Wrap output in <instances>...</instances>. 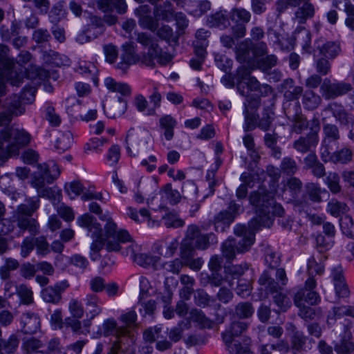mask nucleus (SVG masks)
I'll return each instance as SVG.
<instances>
[{
	"label": "nucleus",
	"mask_w": 354,
	"mask_h": 354,
	"mask_svg": "<svg viewBox=\"0 0 354 354\" xmlns=\"http://www.w3.org/2000/svg\"><path fill=\"white\" fill-rule=\"evenodd\" d=\"M158 196H160L162 202L158 205V208H151V212L147 209L142 208L139 212L136 209L132 207L127 208L128 216L134 221L137 223H142L147 221L148 225L151 227L159 226L160 223V219L158 216H153V212L161 211L165 209L164 202L168 201L171 204H176L180 199V194L176 189H173L171 186L167 185L164 189L161 190L158 194H156L154 196L149 197L147 199V203L149 207L154 205V201L158 199Z\"/></svg>",
	"instance_id": "obj_1"
},
{
	"label": "nucleus",
	"mask_w": 354,
	"mask_h": 354,
	"mask_svg": "<svg viewBox=\"0 0 354 354\" xmlns=\"http://www.w3.org/2000/svg\"><path fill=\"white\" fill-rule=\"evenodd\" d=\"M60 173L59 167L53 160L38 165V171L34 176L31 184L37 190L39 196L53 201H60L62 194L59 189L46 187V184H50L57 179Z\"/></svg>",
	"instance_id": "obj_2"
},
{
	"label": "nucleus",
	"mask_w": 354,
	"mask_h": 354,
	"mask_svg": "<svg viewBox=\"0 0 354 354\" xmlns=\"http://www.w3.org/2000/svg\"><path fill=\"white\" fill-rule=\"evenodd\" d=\"M277 196L275 192L251 194L250 201L257 207V218L262 227H270L272 224V216H281L284 213L283 207L274 203V197Z\"/></svg>",
	"instance_id": "obj_3"
},
{
	"label": "nucleus",
	"mask_w": 354,
	"mask_h": 354,
	"mask_svg": "<svg viewBox=\"0 0 354 354\" xmlns=\"http://www.w3.org/2000/svg\"><path fill=\"white\" fill-rule=\"evenodd\" d=\"M30 136L24 129L13 127L0 132V150L8 156L17 153L19 149L30 142Z\"/></svg>",
	"instance_id": "obj_4"
},
{
	"label": "nucleus",
	"mask_w": 354,
	"mask_h": 354,
	"mask_svg": "<svg viewBox=\"0 0 354 354\" xmlns=\"http://www.w3.org/2000/svg\"><path fill=\"white\" fill-rule=\"evenodd\" d=\"M215 241L214 235L209 236L201 234L199 228L196 225H190L188 227L186 237L182 242L180 252L183 258L189 259L194 254L195 248L204 250L206 249L209 243Z\"/></svg>",
	"instance_id": "obj_5"
},
{
	"label": "nucleus",
	"mask_w": 354,
	"mask_h": 354,
	"mask_svg": "<svg viewBox=\"0 0 354 354\" xmlns=\"http://www.w3.org/2000/svg\"><path fill=\"white\" fill-rule=\"evenodd\" d=\"M248 328L243 322H233L231 326L223 333V339L227 346V351L233 354H250L249 350L250 339L246 338L241 345L233 337L240 335Z\"/></svg>",
	"instance_id": "obj_6"
},
{
	"label": "nucleus",
	"mask_w": 354,
	"mask_h": 354,
	"mask_svg": "<svg viewBox=\"0 0 354 354\" xmlns=\"http://www.w3.org/2000/svg\"><path fill=\"white\" fill-rule=\"evenodd\" d=\"M137 41L143 46L147 48L149 57L152 59H156L159 64L165 65L171 60V56L162 52L157 43V40L152 38L147 33H138Z\"/></svg>",
	"instance_id": "obj_7"
},
{
	"label": "nucleus",
	"mask_w": 354,
	"mask_h": 354,
	"mask_svg": "<svg viewBox=\"0 0 354 354\" xmlns=\"http://www.w3.org/2000/svg\"><path fill=\"white\" fill-rule=\"evenodd\" d=\"M305 292L302 289L295 294L294 298L295 304L300 309L299 314L302 317L311 319L314 315L313 310L310 308H306L305 304L317 305L320 302L321 298L315 291L309 290L306 294H305Z\"/></svg>",
	"instance_id": "obj_8"
},
{
	"label": "nucleus",
	"mask_w": 354,
	"mask_h": 354,
	"mask_svg": "<svg viewBox=\"0 0 354 354\" xmlns=\"http://www.w3.org/2000/svg\"><path fill=\"white\" fill-rule=\"evenodd\" d=\"M149 133L144 129L129 131L126 142L127 153L132 156H137L142 149L146 148Z\"/></svg>",
	"instance_id": "obj_9"
},
{
	"label": "nucleus",
	"mask_w": 354,
	"mask_h": 354,
	"mask_svg": "<svg viewBox=\"0 0 354 354\" xmlns=\"http://www.w3.org/2000/svg\"><path fill=\"white\" fill-rule=\"evenodd\" d=\"M259 283L261 285H267V289L272 293L274 294L273 296L274 302L281 311H286L291 306V301L290 298L286 295L278 291L277 283L271 281L268 274L266 272L263 273L259 278Z\"/></svg>",
	"instance_id": "obj_10"
},
{
	"label": "nucleus",
	"mask_w": 354,
	"mask_h": 354,
	"mask_svg": "<svg viewBox=\"0 0 354 354\" xmlns=\"http://www.w3.org/2000/svg\"><path fill=\"white\" fill-rule=\"evenodd\" d=\"M243 243L239 241V245L233 239H227L222 245L223 255L227 259H233L236 254L247 251L253 244V238L250 237L247 240L243 239Z\"/></svg>",
	"instance_id": "obj_11"
},
{
	"label": "nucleus",
	"mask_w": 354,
	"mask_h": 354,
	"mask_svg": "<svg viewBox=\"0 0 354 354\" xmlns=\"http://www.w3.org/2000/svg\"><path fill=\"white\" fill-rule=\"evenodd\" d=\"M320 89L322 95L326 99H330L348 93L351 90V85L344 82L332 83L330 80L325 79Z\"/></svg>",
	"instance_id": "obj_12"
},
{
	"label": "nucleus",
	"mask_w": 354,
	"mask_h": 354,
	"mask_svg": "<svg viewBox=\"0 0 354 354\" xmlns=\"http://www.w3.org/2000/svg\"><path fill=\"white\" fill-rule=\"evenodd\" d=\"M239 78L238 90L242 95H248V91H258L260 88L259 82L254 77L249 75L246 68H239L237 72Z\"/></svg>",
	"instance_id": "obj_13"
},
{
	"label": "nucleus",
	"mask_w": 354,
	"mask_h": 354,
	"mask_svg": "<svg viewBox=\"0 0 354 354\" xmlns=\"http://www.w3.org/2000/svg\"><path fill=\"white\" fill-rule=\"evenodd\" d=\"M77 223L80 227L87 228L91 233V236L96 239V241L100 243L104 241V236H108L109 232L103 234L100 225L95 222V218L88 214L79 216Z\"/></svg>",
	"instance_id": "obj_14"
},
{
	"label": "nucleus",
	"mask_w": 354,
	"mask_h": 354,
	"mask_svg": "<svg viewBox=\"0 0 354 354\" xmlns=\"http://www.w3.org/2000/svg\"><path fill=\"white\" fill-rule=\"evenodd\" d=\"M240 206L234 203H231L229 211L221 212L214 219V226L216 231L223 232L233 221L235 215L239 212Z\"/></svg>",
	"instance_id": "obj_15"
},
{
	"label": "nucleus",
	"mask_w": 354,
	"mask_h": 354,
	"mask_svg": "<svg viewBox=\"0 0 354 354\" xmlns=\"http://www.w3.org/2000/svg\"><path fill=\"white\" fill-rule=\"evenodd\" d=\"M251 17L250 12L243 8H236L232 11L231 19L237 24L236 28H233V33L236 37H242L245 34L244 24L248 23Z\"/></svg>",
	"instance_id": "obj_16"
},
{
	"label": "nucleus",
	"mask_w": 354,
	"mask_h": 354,
	"mask_svg": "<svg viewBox=\"0 0 354 354\" xmlns=\"http://www.w3.org/2000/svg\"><path fill=\"white\" fill-rule=\"evenodd\" d=\"M339 44L334 41H317L315 49V57L334 59L339 53Z\"/></svg>",
	"instance_id": "obj_17"
},
{
	"label": "nucleus",
	"mask_w": 354,
	"mask_h": 354,
	"mask_svg": "<svg viewBox=\"0 0 354 354\" xmlns=\"http://www.w3.org/2000/svg\"><path fill=\"white\" fill-rule=\"evenodd\" d=\"M301 182L299 179L295 177H291L283 180L281 186L275 190V194L279 197L288 198L287 194L289 196L294 197L295 195L300 191L301 188Z\"/></svg>",
	"instance_id": "obj_18"
},
{
	"label": "nucleus",
	"mask_w": 354,
	"mask_h": 354,
	"mask_svg": "<svg viewBox=\"0 0 354 354\" xmlns=\"http://www.w3.org/2000/svg\"><path fill=\"white\" fill-rule=\"evenodd\" d=\"M68 287L67 281H62L55 285L48 286L41 291V297L44 301L48 303L58 304L61 300L62 292Z\"/></svg>",
	"instance_id": "obj_19"
},
{
	"label": "nucleus",
	"mask_w": 354,
	"mask_h": 354,
	"mask_svg": "<svg viewBox=\"0 0 354 354\" xmlns=\"http://www.w3.org/2000/svg\"><path fill=\"white\" fill-rule=\"evenodd\" d=\"M136 15L138 17V24L144 29H148L154 32L157 29V23L150 15L151 9L147 5L139 6L135 10Z\"/></svg>",
	"instance_id": "obj_20"
},
{
	"label": "nucleus",
	"mask_w": 354,
	"mask_h": 354,
	"mask_svg": "<svg viewBox=\"0 0 354 354\" xmlns=\"http://www.w3.org/2000/svg\"><path fill=\"white\" fill-rule=\"evenodd\" d=\"M21 330L25 333H35L40 328V319L37 315L26 313L21 317Z\"/></svg>",
	"instance_id": "obj_21"
},
{
	"label": "nucleus",
	"mask_w": 354,
	"mask_h": 354,
	"mask_svg": "<svg viewBox=\"0 0 354 354\" xmlns=\"http://www.w3.org/2000/svg\"><path fill=\"white\" fill-rule=\"evenodd\" d=\"M344 316H350L354 317V308L350 306H335L328 313L327 317V324L333 325L336 320L341 319Z\"/></svg>",
	"instance_id": "obj_22"
},
{
	"label": "nucleus",
	"mask_w": 354,
	"mask_h": 354,
	"mask_svg": "<svg viewBox=\"0 0 354 354\" xmlns=\"http://www.w3.org/2000/svg\"><path fill=\"white\" fill-rule=\"evenodd\" d=\"M131 241V236L127 231L118 229L116 224L112 222V252L119 251L121 248L120 244Z\"/></svg>",
	"instance_id": "obj_23"
},
{
	"label": "nucleus",
	"mask_w": 354,
	"mask_h": 354,
	"mask_svg": "<svg viewBox=\"0 0 354 354\" xmlns=\"http://www.w3.org/2000/svg\"><path fill=\"white\" fill-rule=\"evenodd\" d=\"M339 4H343V10L346 13V26L351 30L354 31V5L349 0H335L333 2V6L340 10Z\"/></svg>",
	"instance_id": "obj_24"
},
{
	"label": "nucleus",
	"mask_w": 354,
	"mask_h": 354,
	"mask_svg": "<svg viewBox=\"0 0 354 354\" xmlns=\"http://www.w3.org/2000/svg\"><path fill=\"white\" fill-rule=\"evenodd\" d=\"M335 349L337 352L340 353H348L353 351L354 343L352 341L351 333L346 328L344 333L341 336L335 345Z\"/></svg>",
	"instance_id": "obj_25"
},
{
	"label": "nucleus",
	"mask_w": 354,
	"mask_h": 354,
	"mask_svg": "<svg viewBox=\"0 0 354 354\" xmlns=\"http://www.w3.org/2000/svg\"><path fill=\"white\" fill-rule=\"evenodd\" d=\"M260 227H262L259 225V221L257 218L252 219L249 223V233L248 236L246 234L247 230L245 226L242 225H236L234 227V233L238 236H243V237L239 241L241 243H243V239L247 240L250 237L253 238V241L254 240V232L258 230Z\"/></svg>",
	"instance_id": "obj_26"
},
{
	"label": "nucleus",
	"mask_w": 354,
	"mask_h": 354,
	"mask_svg": "<svg viewBox=\"0 0 354 354\" xmlns=\"http://www.w3.org/2000/svg\"><path fill=\"white\" fill-rule=\"evenodd\" d=\"M319 139L316 133H313L306 138H300L294 142V148L301 153L310 150L311 147L317 145Z\"/></svg>",
	"instance_id": "obj_27"
},
{
	"label": "nucleus",
	"mask_w": 354,
	"mask_h": 354,
	"mask_svg": "<svg viewBox=\"0 0 354 354\" xmlns=\"http://www.w3.org/2000/svg\"><path fill=\"white\" fill-rule=\"evenodd\" d=\"M133 259L137 264L144 268L153 267L155 269L158 268L160 257L151 254L140 253L133 254Z\"/></svg>",
	"instance_id": "obj_28"
},
{
	"label": "nucleus",
	"mask_w": 354,
	"mask_h": 354,
	"mask_svg": "<svg viewBox=\"0 0 354 354\" xmlns=\"http://www.w3.org/2000/svg\"><path fill=\"white\" fill-rule=\"evenodd\" d=\"M330 109L334 117L342 124L348 126L349 124H352L353 123L354 119L352 115L346 112L341 105L334 103L330 104Z\"/></svg>",
	"instance_id": "obj_29"
},
{
	"label": "nucleus",
	"mask_w": 354,
	"mask_h": 354,
	"mask_svg": "<svg viewBox=\"0 0 354 354\" xmlns=\"http://www.w3.org/2000/svg\"><path fill=\"white\" fill-rule=\"evenodd\" d=\"M192 0H186L184 4L185 10L190 14L199 17L203 13L210 9L209 1H205L201 3L194 1L191 5Z\"/></svg>",
	"instance_id": "obj_30"
},
{
	"label": "nucleus",
	"mask_w": 354,
	"mask_h": 354,
	"mask_svg": "<svg viewBox=\"0 0 354 354\" xmlns=\"http://www.w3.org/2000/svg\"><path fill=\"white\" fill-rule=\"evenodd\" d=\"M315 12L314 6L309 2H305L297 10L295 17L299 24H303L308 19L312 18L315 15Z\"/></svg>",
	"instance_id": "obj_31"
},
{
	"label": "nucleus",
	"mask_w": 354,
	"mask_h": 354,
	"mask_svg": "<svg viewBox=\"0 0 354 354\" xmlns=\"http://www.w3.org/2000/svg\"><path fill=\"white\" fill-rule=\"evenodd\" d=\"M127 109V101L125 97L116 95H112V113L113 117L120 118Z\"/></svg>",
	"instance_id": "obj_32"
},
{
	"label": "nucleus",
	"mask_w": 354,
	"mask_h": 354,
	"mask_svg": "<svg viewBox=\"0 0 354 354\" xmlns=\"http://www.w3.org/2000/svg\"><path fill=\"white\" fill-rule=\"evenodd\" d=\"M73 142V135L69 131L59 132L55 147L59 153L64 152L71 147Z\"/></svg>",
	"instance_id": "obj_33"
},
{
	"label": "nucleus",
	"mask_w": 354,
	"mask_h": 354,
	"mask_svg": "<svg viewBox=\"0 0 354 354\" xmlns=\"http://www.w3.org/2000/svg\"><path fill=\"white\" fill-rule=\"evenodd\" d=\"M332 162L346 164L352 160L353 152L349 147H344L332 153Z\"/></svg>",
	"instance_id": "obj_34"
},
{
	"label": "nucleus",
	"mask_w": 354,
	"mask_h": 354,
	"mask_svg": "<svg viewBox=\"0 0 354 354\" xmlns=\"http://www.w3.org/2000/svg\"><path fill=\"white\" fill-rule=\"evenodd\" d=\"M123 53L122 55V68L125 70L128 66L135 63L137 60L134 46L131 44L123 46Z\"/></svg>",
	"instance_id": "obj_35"
},
{
	"label": "nucleus",
	"mask_w": 354,
	"mask_h": 354,
	"mask_svg": "<svg viewBox=\"0 0 354 354\" xmlns=\"http://www.w3.org/2000/svg\"><path fill=\"white\" fill-rule=\"evenodd\" d=\"M43 347V343L35 338H30L23 344L26 354H48L41 350Z\"/></svg>",
	"instance_id": "obj_36"
},
{
	"label": "nucleus",
	"mask_w": 354,
	"mask_h": 354,
	"mask_svg": "<svg viewBox=\"0 0 354 354\" xmlns=\"http://www.w3.org/2000/svg\"><path fill=\"white\" fill-rule=\"evenodd\" d=\"M160 124L165 129L164 136L167 140L174 136V128L176 125V120L171 115H167L160 119Z\"/></svg>",
	"instance_id": "obj_37"
},
{
	"label": "nucleus",
	"mask_w": 354,
	"mask_h": 354,
	"mask_svg": "<svg viewBox=\"0 0 354 354\" xmlns=\"http://www.w3.org/2000/svg\"><path fill=\"white\" fill-rule=\"evenodd\" d=\"M321 102L320 97L313 91H306L302 97L304 106L310 110L316 109Z\"/></svg>",
	"instance_id": "obj_38"
},
{
	"label": "nucleus",
	"mask_w": 354,
	"mask_h": 354,
	"mask_svg": "<svg viewBox=\"0 0 354 354\" xmlns=\"http://www.w3.org/2000/svg\"><path fill=\"white\" fill-rule=\"evenodd\" d=\"M39 207V200L38 198H30L27 201V204L20 205L17 208V214L19 216H30Z\"/></svg>",
	"instance_id": "obj_39"
},
{
	"label": "nucleus",
	"mask_w": 354,
	"mask_h": 354,
	"mask_svg": "<svg viewBox=\"0 0 354 354\" xmlns=\"http://www.w3.org/2000/svg\"><path fill=\"white\" fill-rule=\"evenodd\" d=\"M283 85L286 88H289L284 92V97L288 100L297 99L303 92L301 86H293V80L287 79L284 81Z\"/></svg>",
	"instance_id": "obj_40"
},
{
	"label": "nucleus",
	"mask_w": 354,
	"mask_h": 354,
	"mask_svg": "<svg viewBox=\"0 0 354 354\" xmlns=\"http://www.w3.org/2000/svg\"><path fill=\"white\" fill-rule=\"evenodd\" d=\"M250 41L246 40L241 43L236 49V59L239 62H250Z\"/></svg>",
	"instance_id": "obj_41"
},
{
	"label": "nucleus",
	"mask_w": 354,
	"mask_h": 354,
	"mask_svg": "<svg viewBox=\"0 0 354 354\" xmlns=\"http://www.w3.org/2000/svg\"><path fill=\"white\" fill-rule=\"evenodd\" d=\"M328 212L334 216H342L348 212V206L342 202L332 200L328 204Z\"/></svg>",
	"instance_id": "obj_42"
},
{
	"label": "nucleus",
	"mask_w": 354,
	"mask_h": 354,
	"mask_svg": "<svg viewBox=\"0 0 354 354\" xmlns=\"http://www.w3.org/2000/svg\"><path fill=\"white\" fill-rule=\"evenodd\" d=\"M160 217L167 227H179L184 225V221L174 212L166 213Z\"/></svg>",
	"instance_id": "obj_43"
},
{
	"label": "nucleus",
	"mask_w": 354,
	"mask_h": 354,
	"mask_svg": "<svg viewBox=\"0 0 354 354\" xmlns=\"http://www.w3.org/2000/svg\"><path fill=\"white\" fill-rule=\"evenodd\" d=\"M190 319L198 323L203 328H209L212 326V322L200 310L194 309L190 312Z\"/></svg>",
	"instance_id": "obj_44"
},
{
	"label": "nucleus",
	"mask_w": 354,
	"mask_h": 354,
	"mask_svg": "<svg viewBox=\"0 0 354 354\" xmlns=\"http://www.w3.org/2000/svg\"><path fill=\"white\" fill-rule=\"evenodd\" d=\"M64 189L70 198L74 199L83 192L84 187L80 181L74 180L66 183Z\"/></svg>",
	"instance_id": "obj_45"
},
{
	"label": "nucleus",
	"mask_w": 354,
	"mask_h": 354,
	"mask_svg": "<svg viewBox=\"0 0 354 354\" xmlns=\"http://www.w3.org/2000/svg\"><path fill=\"white\" fill-rule=\"evenodd\" d=\"M325 189H322L317 185L314 183H308L306 185V196L313 202L322 201V194L326 193Z\"/></svg>",
	"instance_id": "obj_46"
},
{
	"label": "nucleus",
	"mask_w": 354,
	"mask_h": 354,
	"mask_svg": "<svg viewBox=\"0 0 354 354\" xmlns=\"http://www.w3.org/2000/svg\"><path fill=\"white\" fill-rule=\"evenodd\" d=\"M339 225L344 234L348 236H354V222L349 215L342 216L339 219Z\"/></svg>",
	"instance_id": "obj_47"
},
{
	"label": "nucleus",
	"mask_w": 354,
	"mask_h": 354,
	"mask_svg": "<svg viewBox=\"0 0 354 354\" xmlns=\"http://www.w3.org/2000/svg\"><path fill=\"white\" fill-rule=\"evenodd\" d=\"M17 225L18 227L23 230H28L29 232L32 234L37 232L38 224L34 219H30L23 216L18 215Z\"/></svg>",
	"instance_id": "obj_48"
},
{
	"label": "nucleus",
	"mask_w": 354,
	"mask_h": 354,
	"mask_svg": "<svg viewBox=\"0 0 354 354\" xmlns=\"http://www.w3.org/2000/svg\"><path fill=\"white\" fill-rule=\"evenodd\" d=\"M133 104L137 110L140 112H145V114L148 115L155 114L154 109H147L148 102L142 95H137L135 97Z\"/></svg>",
	"instance_id": "obj_49"
},
{
	"label": "nucleus",
	"mask_w": 354,
	"mask_h": 354,
	"mask_svg": "<svg viewBox=\"0 0 354 354\" xmlns=\"http://www.w3.org/2000/svg\"><path fill=\"white\" fill-rule=\"evenodd\" d=\"M155 17L158 19L168 20L170 16L173 15L171 5L169 2L166 1L163 7H156L154 10Z\"/></svg>",
	"instance_id": "obj_50"
},
{
	"label": "nucleus",
	"mask_w": 354,
	"mask_h": 354,
	"mask_svg": "<svg viewBox=\"0 0 354 354\" xmlns=\"http://www.w3.org/2000/svg\"><path fill=\"white\" fill-rule=\"evenodd\" d=\"M17 292L24 304L28 305L33 302V292L26 286L20 285L17 288Z\"/></svg>",
	"instance_id": "obj_51"
},
{
	"label": "nucleus",
	"mask_w": 354,
	"mask_h": 354,
	"mask_svg": "<svg viewBox=\"0 0 354 354\" xmlns=\"http://www.w3.org/2000/svg\"><path fill=\"white\" fill-rule=\"evenodd\" d=\"M68 309L73 317L80 319L84 315V308L77 299H71L68 304Z\"/></svg>",
	"instance_id": "obj_52"
},
{
	"label": "nucleus",
	"mask_w": 354,
	"mask_h": 354,
	"mask_svg": "<svg viewBox=\"0 0 354 354\" xmlns=\"http://www.w3.org/2000/svg\"><path fill=\"white\" fill-rule=\"evenodd\" d=\"M274 113L271 109H266L263 113L262 117L259 120L258 127L263 131L270 129L273 120Z\"/></svg>",
	"instance_id": "obj_53"
},
{
	"label": "nucleus",
	"mask_w": 354,
	"mask_h": 354,
	"mask_svg": "<svg viewBox=\"0 0 354 354\" xmlns=\"http://www.w3.org/2000/svg\"><path fill=\"white\" fill-rule=\"evenodd\" d=\"M86 305L89 308L92 317L96 316L101 312V308L98 306V299L95 295H88L86 297Z\"/></svg>",
	"instance_id": "obj_54"
},
{
	"label": "nucleus",
	"mask_w": 354,
	"mask_h": 354,
	"mask_svg": "<svg viewBox=\"0 0 354 354\" xmlns=\"http://www.w3.org/2000/svg\"><path fill=\"white\" fill-rule=\"evenodd\" d=\"M125 97L131 93V88L127 84L118 82L112 80V93Z\"/></svg>",
	"instance_id": "obj_55"
},
{
	"label": "nucleus",
	"mask_w": 354,
	"mask_h": 354,
	"mask_svg": "<svg viewBox=\"0 0 354 354\" xmlns=\"http://www.w3.org/2000/svg\"><path fill=\"white\" fill-rule=\"evenodd\" d=\"M152 291L151 286L149 280L142 277L140 279V297L139 301L146 299L149 296L151 295Z\"/></svg>",
	"instance_id": "obj_56"
},
{
	"label": "nucleus",
	"mask_w": 354,
	"mask_h": 354,
	"mask_svg": "<svg viewBox=\"0 0 354 354\" xmlns=\"http://www.w3.org/2000/svg\"><path fill=\"white\" fill-rule=\"evenodd\" d=\"M325 138L323 143L326 144L328 140H336L339 138L337 127L333 124H326L324 127Z\"/></svg>",
	"instance_id": "obj_57"
},
{
	"label": "nucleus",
	"mask_w": 354,
	"mask_h": 354,
	"mask_svg": "<svg viewBox=\"0 0 354 354\" xmlns=\"http://www.w3.org/2000/svg\"><path fill=\"white\" fill-rule=\"evenodd\" d=\"M326 183L333 193H337L341 189L339 177L336 173H329L326 178Z\"/></svg>",
	"instance_id": "obj_58"
},
{
	"label": "nucleus",
	"mask_w": 354,
	"mask_h": 354,
	"mask_svg": "<svg viewBox=\"0 0 354 354\" xmlns=\"http://www.w3.org/2000/svg\"><path fill=\"white\" fill-rule=\"evenodd\" d=\"M35 238L33 237H26L21 245V256L23 258L27 257L30 253L35 248Z\"/></svg>",
	"instance_id": "obj_59"
},
{
	"label": "nucleus",
	"mask_w": 354,
	"mask_h": 354,
	"mask_svg": "<svg viewBox=\"0 0 354 354\" xmlns=\"http://www.w3.org/2000/svg\"><path fill=\"white\" fill-rule=\"evenodd\" d=\"M236 313L241 318H247L250 317L254 313V308L249 303H241L236 308Z\"/></svg>",
	"instance_id": "obj_60"
},
{
	"label": "nucleus",
	"mask_w": 354,
	"mask_h": 354,
	"mask_svg": "<svg viewBox=\"0 0 354 354\" xmlns=\"http://www.w3.org/2000/svg\"><path fill=\"white\" fill-rule=\"evenodd\" d=\"M35 246L37 248V252L39 254L45 256L50 252L49 245L46 239L44 236L35 238Z\"/></svg>",
	"instance_id": "obj_61"
},
{
	"label": "nucleus",
	"mask_w": 354,
	"mask_h": 354,
	"mask_svg": "<svg viewBox=\"0 0 354 354\" xmlns=\"http://www.w3.org/2000/svg\"><path fill=\"white\" fill-rule=\"evenodd\" d=\"M58 214L66 222H70L74 220L75 214L71 207L61 204L57 208Z\"/></svg>",
	"instance_id": "obj_62"
},
{
	"label": "nucleus",
	"mask_w": 354,
	"mask_h": 354,
	"mask_svg": "<svg viewBox=\"0 0 354 354\" xmlns=\"http://www.w3.org/2000/svg\"><path fill=\"white\" fill-rule=\"evenodd\" d=\"M97 9L104 13V20L109 24H111L109 12L111 10V0H96Z\"/></svg>",
	"instance_id": "obj_63"
},
{
	"label": "nucleus",
	"mask_w": 354,
	"mask_h": 354,
	"mask_svg": "<svg viewBox=\"0 0 354 354\" xmlns=\"http://www.w3.org/2000/svg\"><path fill=\"white\" fill-rule=\"evenodd\" d=\"M316 69L317 71L322 75H326L330 69L329 62L323 57H316Z\"/></svg>",
	"instance_id": "obj_64"
}]
</instances>
